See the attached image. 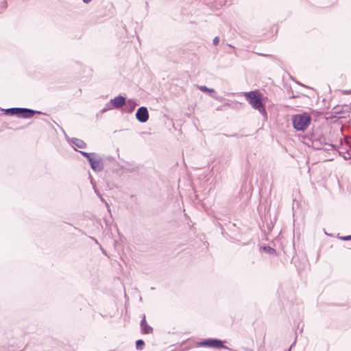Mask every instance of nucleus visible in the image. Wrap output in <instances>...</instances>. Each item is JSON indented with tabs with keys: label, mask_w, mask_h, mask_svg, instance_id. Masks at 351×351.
I'll list each match as a JSON object with an SVG mask.
<instances>
[{
	"label": "nucleus",
	"mask_w": 351,
	"mask_h": 351,
	"mask_svg": "<svg viewBox=\"0 0 351 351\" xmlns=\"http://www.w3.org/2000/svg\"><path fill=\"white\" fill-rule=\"evenodd\" d=\"M3 8H6V3L5 1H3Z\"/></svg>",
	"instance_id": "b1692460"
},
{
	"label": "nucleus",
	"mask_w": 351,
	"mask_h": 351,
	"mask_svg": "<svg viewBox=\"0 0 351 351\" xmlns=\"http://www.w3.org/2000/svg\"><path fill=\"white\" fill-rule=\"evenodd\" d=\"M346 93H351V91H346Z\"/></svg>",
	"instance_id": "393cba45"
},
{
	"label": "nucleus",
	"mask_w": 351,
	"mask_h": 351,
	"mask_svg": "<svg viewBox=\"0 0 351 351\" xmlns=\"http://www.w3.org/2000/svg\"><path fill=\"white\" fill-rule=\"evenodd\" d=\"M341 239L343 241H350V240H351V235L342 237Z\"/></svg>",
	"instance_id": "6ab92c4d"
},
{
	"label": "nucleus",
	"mask_w": 351,
	"mask_h": 351,
	"mask_svg": "<svg viewBox=\"0 0 351 351\" xmlns=\"http://www.w3.org/2000/svg\"><path fill=\"white\" fill-rule=\"evenodd\" d=\"M112 109V106H110V104H107L106 105V107L104 108L101 110V112H105L109 110Z\"/></svg>",
	"instance_id": "a211bd4d"
},
{
	"label": "nucleus",
	"mask_w": 351,
	"mask_h": 351,
	"mask_svg": "<svg viewBox=\"0 0 351 351\" xmlns=\"http://www.w3.org/2000/svg\"><path fill=\"white\" fill-rule=\"evenodd\" d=\"M141 332L143 334H150L153 331V328L149 326L145 319V315H143L142 319L141 321Z\"/></svg>",
	"instance_id": "6e6552de"
},
{
	"label": "nucleus",
	"mask_w": 351,
	"mask_h": 351,
	"mask_svg": "<svg viewBox=\"0 0 351 351\" xmlns=\"http://www.w3.org/2000/svg\"><path fill=\"white\" fill-rule=\"evenodd\" d=\"M110 104H112L114 108L119 109L126 104V99L125 97L120 95L110 99Z\"/></svg>",
	"instance_id": "0eeeda50"
},
{
	"label": "nucleus",
	"mask_w": 351,
	"mask_h": 351,
	"mask_svg": "<svg viewBox=\"0 0 351 351\" xmlns=\"http://www.w3.org/2000/svg\"><path fill=\"white\" fill-rule=\"evenodd\" d=\"M71 143L75 147L80 149H85L87 146L86 143L83 140L77 138H72L71 139Z\"/></svg>",
	"instance_id": "9d476101"
},
{
	"label": "nucleus",
	"mask_w": 351,
	"mask_h": 351,
	"mask_svg": "<svg viewBox=\"0 0 351 351\" xmlns=\"http://www.w3.org/2000/svg\"><path fill=\"white\" fill-rule=\"evenodd\" d=\"M95 192L97 193V195L100 197L101 201L102 202H104V203H105V202H106V200H105V199H104L101 196V195H100L99 193H97V191H96V190H95Z\"/></svg>",
	"instance_id": "4be33fe9"
},
{
	"label": "nucleus",
	"mask_w": 351,
	"mask_h": 351,
	"mask_svg": "<svg viewBox=\"0 0 351 351\" xmlns=\"http://www.w3.org/2000/svg\"><path fill=\"white\" fill-rule=\"evenodd\" d=\"M138 104L134 99H128L124 105L123 111L126 113H132Z\"/></svg>",
	"instance_id": "1a4fd4ad"
},
{
	"label": "nucleus",
	"mask_w": 351,
	"mask_h": 351,
	"mask_svg": "<svg viewBox=\"0 0 351 351\" xmlns=\"http://www.w3.org/2000/svg\"><path fill=\"white\" fill-rule=\"evenodd\" d=\"M105 205H106V208H107V209H108V212L110 214H111V210H110V206H109V204H108V203L107 202H105Z\"/></svg>",
	"instance_id": "412c9836"
},
{
	"label": "nucleus",
	"mask_w": 351,
	"mask_h": 351,
	"mask_svg": "<svg viewBox=\"0 0 351 351\" xmlns=\"http://www.w3.org/2000/svg\"><path fill=\"white\" fill-rule=\"evenodd\" d=\"M80 153L83 156H84L85 158H87V160H88V162L90 161V159H91V158H92V157L95 156V152L88 153V152H84V151H80Z\"/></svg>",
	"instance_id": "ddd939ff"
},
{
	"label": "nucleus",
	"mask_w": 351,
	"mask_h": 351,
	"mask_svg": "<svg viewBox=\"0 0 351 351\" xmlns=\"http://www.w3.org/2000/svg\"><path fill=\"white\" fill-rule=\"evenodd\" d=\"M144 345L145 342L142 339H138L136 341V348L137 350H142L143 349Z\"/></svg>",
	"instance_id": "4468645a"
},
{
	"label": "nucleus",
	"mask_w": 351,
	"mask_h": 351,
	"mask_svg": "<svg viewBox=\"0 0 351 351\" xmlns=\"http://www.w3.org/2000/svg\"><path fill=\"white\" fill-rule=\"evenodd\" d=\"M136 119L141 123H145L149 119V112L146 107H140L136 112Z\"/></svg>",
	"instance_id": "39448f33"
},
{
	"label": "nucleus",
	"mask_w": 351,
	"mask_h": 351,
	"mask_svg": "<svg viewBox=\"0 0 351 351\" xmlns=\"http://www.w3.org/2000/svg\"><path fill=\"white\" fill-rule=\"evenodd\" d=\"M313 145L315 147V148H316L317 149H322V147H321L322 143L318 139H313Z\"/></svg>",
	"instance_id": "2eb2a0df"
},
{
	"label": "nucleus",
	"mask_w": 351,
	"mask_h": 351,
	"mask_svg": "<svg viewBox=\"0 0 351 351\" xmlns=\"http://www.w3.org/2000/svg\"><path fill=\"white\" fill-rule=\"evenodd\" d=\"M311 121V117L307 113L298 114L293 117V128L299 131H304Z\"/></svg>",
	"instance_id": "f03ea898"
},
{
	"label": "nucleus",
	"mask_w": 351,
	"mask_h": 351,
	"mask_svg": "<svg viewBox=\"0 0 351 351\" xmlns=\"http://www.w3.org/2000/svg\"><path fill=\"white\" fill-rule=\"evenodd\" d=\"M264 250L269 254H274L276 253V250L270 247V246H266V247H264Z\"/></svg>",
	"instance_id": "f3484780"
},
{
	"label": "nucleus",
	"mask_w": 351,
	"mask_h": 351,
	"mask_svg": "<svg viewBox=\"0 0 351 351\" xmlns=\"http://www.w3.org/2000/svg\"><path fill=\"white\" fill-rule=\"evenodd\" d=\"M245 96L254 109L258 110V112L263 115L267 114L262 99L258 91L246 93Z\"/></svg>",
	"instance_id": "f257e3e1"
},
{
	"label": "nucleus",
	"mask_w": 351,
	"mask_h": 351,
	"mask_svg": "<svg viewBox=\"0 0 351 351\" xmlns=\"http://www.w3.org/2000/svg\"><path fill=\"white\" fill-rule=\"evenodd\" d=\"M339 153L345 160H350L351 158V154L346 149H342L341 151H339Z\"/></svg>",
	"instance_id": "9b49d317"
},
{
	"label": "nucleus",
	"mask_w": 351,
	"mask_h": 351,
	"mask_svg": "<svg viewBox=\"0 0 351 351\" xmlns=\"http://www.w3.org/2000/svg\"><path fill=\"white\" fill-rule=\"evenodd\" d=\"M20 112V108H11L6 110V113L10 114L12 115L16 114L19 117Z\"/></svg>",
	"instance_id": "f8f14e48"
},
{
	"label": "nucleus",
	"mask_w": 351,
	"mask_h": 351,
	"mask_svg": "<svg viewBox=\"0 0 351 351\" xmlns=\"http://www.w3.org/2000/svg\"><path fill=\"white\" fill-rule=\"evenodd\" d=\"M199 90L204 92H209V93H213L215 92V90L213 88H209L206 87V86H199Z\"/></svg>",
	"instance_id": "dca6fc26"
},
{
	"label": "nucleus",
	"mask_w": 351,
	"mask_h": 351,
	"mask_svg": "<svg viewBox=\"0 0 351 351\" xmlns=\"http://www.w3.org/2000/svg\"><path fill=\"white\" fill-rule=\"evenodd\" d=\"M36 114H43L40 111L34 110L29 108H20L19 117L23 119H29L32 117Z\"/></svg>",
	"instance_id": "423d86ee"
},
{
	"label": "nucleus",
	"mask_w": 351,
	"mask_h": 351,
	"mask_svg": "<svg viewBox=\"0 0 351 351\" xmlns=\"http://www.w3.org/2000/svg\"><path fill=\"white\" fill-rule=\"evenodd\" d=\"M198 345L200 346L211 347L217 349L228 348L226 346H223V343L221 340L217 339H207L199 342Z\"/></svg>",
	"instance_id": "7ed1b4c3"
},
{
	"label": "nucleus",
	"mask_w": 351,
	"mask_h": 351,
	"mask_svg": "<svg viewBox=\"0 0 351 351\" xmlns=\"http://www.w3.org/2000/svg\"><path fill=\"white\" fill-rule=\"evenodd\" d=\"M219 38L218 37L214 38V39H213V44L215 45H217L219 43Z\"/></svg>",
	"instance_id": "aec40b11"
},
{
	"label": "nucleus",
	"mask_w": 351,
	"mask_h": 351,
	"mask_svg": "<svg viewBox=\"0 0 351 351\" xmlns=\"http://www.w3.org/2000/svg\"><path fill=\"white\" fill-rule=\"evenodd\" d=\"M92 0H83V1L86 3H89L90 1H91Z\"/></svg>",
	"instance_id": "5701e85b"
},
{
	"label": "nucleus",
	"mask_w": 351,
	"mask_h": 351,
	"mask_svg": "<svg viewBox=\"0 0 351 351\" xmlns=\"http://www.w3.org/2000/svg\"><path fill=\"white\" fill-rule=\"evenodd\" d=\"M89 163L91 169L95 171H101L104 169V165L103 160L97 153H95V156L90 159Z\"/></svg>",
	"instance_id": "20e7f679"
}]
</instances>
